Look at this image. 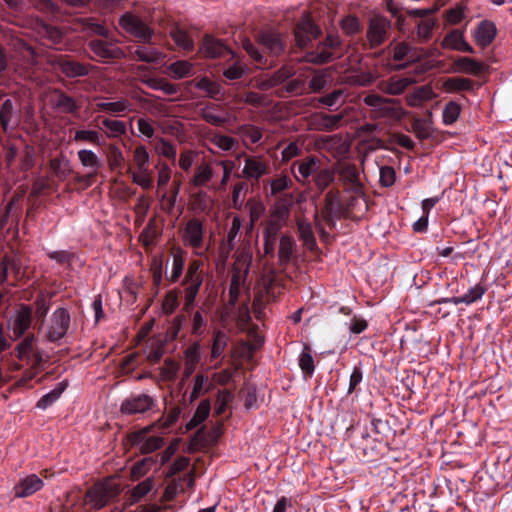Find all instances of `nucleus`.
Wrapping results in <instances>:
<instances>
[{
	"mask_svg": "<svg viewBox=\"0 0 512 512\" xmlns=\"http://www.w3.org/2000/svg\"><path fill=\"white\" fill-rule=\"evenodd\" d=\"M474 85L475 83L473 80L463 77H450L443 83L445 91L449 93L471 91L473 90Z\"/></svg>",
	"mask_w": 512,
	"mask_h": 512,
	"instance_id": "obj_35",
	"label": "nucleus"
},
{
	"mask_svg": "<svg viewBox=\"0 0 512 512\" xmlns=\"http://www.w3.org/2000/svg\"><path fill=\"white\" fill-rule=\"evenodd\" d=\"M411 84L412 79L409 77L392 76L380 83V89L390 95H399Z\"/></svg>",
	"mask_w": 512,
	"mask_h": 512,
	"instance_id": "obj_29",
	"label": "nucleus"
},
{
	"mask_svg": "<svg viewBox=\"0 0 512 512\" xmlns=\"http://www.w3.org/2000/svg\"><path fill=\"white\" fill-rule=\"evenodd\" d=\"M155 486V480L153 477H148L142 482L138 483L129 494V504L133 505L140 502L144 497H146Z\"/></svg>",
	"mask_w": 512,
	"mask_h": 512,
	"instance_id": "obj_31",
	"label": "nucleus"
},
{
	"mask_svg": "<svg viewBox=\"0 0 512 512\" xmlns=\"http://www.w3.org/2000/svg\"><path fill=\"white\" fill-rule=\"evenodd\" d=\"M454 70L459 73L479 76L486 70V65L470 57H458L454 61Z\"/></svg>",
	"mask_w": 512,
	"mask_h": 512,
	"instance_id": "obj_25",
	"label": "nucleus"
},
{
	"mask_svg": "<svg viewBox=\"0 0 512 512\" xmlns=\"http://www.w3.org/2000/svg\"><path fill=\"white\" fill-rule=\"evenodd\" d=\"M172 254V266L169 275H166V280L169 284H174L179 281L183 274L185 267V255L186 252L180 247H173L171 250Z\"/></svg>",
	"mask_w": 512,
	"mask_h": 512,
	"instance_id": "obj_21",
	"label": "nucleus"
},
{
	"mask_svg": "<svg viewBox=\"0 0 512 512\" xmlns=\"http://www.w3.org/2000/svg\"><path fill=\"white\" fill-rule=\"evenodd\" d=\"M242 47L258 67L262 68L267 65V59L250 39H244Z\"/></svg>",
	"mask_w": 512,
	"mask_h": 512,
	"instance_id": "obj_51",
	"label": "nucleus"
},
{
	"mask_svg": "<svg viewBox=\"0 0 512 512\" xmlns=\"http://www.w3.org/2000/svg\"><path fill=\"white\" fill-rule=\"evenodd\" d=\"M334 172L339 176L343 184L354 191L361 187L359 172L355 164L348 162H338L334 167Z\"/></svg>",
	"mask_w": 512,
	"mask_h": 512,
	"instance_id": "obj_16",
	"label": "nucleus"
},
{
	"mask_svg": "<svg viewBox=\"0 0 512 512\" xmlns=\"http://www.w3.org/2000/svg\"><path fill=\"white\" fill-rule=\"evenodd\" d=\"M317 163L315 159H311L308 162H303L298 167V172L303 179L312 177L316 188H320V173L317 172Z\"/></svg>",
	"mask_w": 512,
	"mask_h": 512,
	"instance_id": "obj_42",
	"label": "nucleus"
},
{
	"mask_svg": "<svg viewBox=\"0 0 512 512\" xmlns=\"http://www.w3.org/2000/svg\"><path fill=\"white\" fill-rule=\"evenodd\" d=\"M390 27V20L381 15H375L370 19L367 29V39L372 48L381 45L386 40Z\"/></svg>",
	"mask_w": 512,
	"mask_h": 512,
	"instance_id": "obj_13",
	"label": "nucleus"
},
{
	"mask_svg": "<svg viewBox=\"0 0 512 512\" xmlns=\"http://www.w3.org/2000/svg\"><path fill=\"white\" fill-rule=\"evenodd\" d=\"M213 178V169L210 165L202 163L195 171L191 183L195 187H202L206 185Z\"/></svg>",
	"mask_w": 512,
	"mask_h": 512,
	"instance_id": "obj_43",
	"label": "nucleus"
},
{
	"mask_svg": "<svg viewBox=\"0 0 512 512\" xmlns=\"http://www.w3.org/2000/svg\"><path fill=\"white\" fill-rule=\"evenodd\" d=\"M159 235H160V232L158 230L156 220L153 218L148 221L147 225L143 229V231L140 235V239H141L143 245L145 247H148L155 243V241L157 240Z\"/></svg>",
	"mask_w": 512,
	"mask_h": 512,
	"instance_id": "obj_47",
	"label": "nucleus"
},
{
	"mask_svg": "<svg viewBox=\"0 0 512 512\" xmlns=\"http://www.w3.org/2000/svg\"><path fill=\"white\" fill-rule=\"evenodd\" d=\"M256 41L272 56H280L285 51L286 44L283 35L276 30L260 31L257 34Z\"/></svg>",
	"mask_w": 512,
	"mask_h": 512,
	"instance_id": "obj_12",
	"label": "nucleus"
},
{
	"mask_svg": "<svg viewBox=\"0 0 512 512\" xmlns=\"http://www.w3.org/2000/svg\"><path fill=\"white\" fill-rule=\"evenodd\" d=\"M227 346V336L226 334L218 330L214 333L212 348H211V358L217 359L223 353Z\"/></svg>",
	"mask_w": 512,
	"mask_h": 512,
	"instance_id": "obj_58",
	"label": "nucleus"
},
{
	"mask_svg": "<svg viewBox=\"0 0 512 512\" xmlns=\"http://www.w3.org/2000/svg\"><path fill=\"white\" fill-rule=\"evenodd\" d=\"M120 26L143 43L150 42L154 31L136 15L127 12L119 20Z\"/></svg>",
	"mask_w": 512,
	"mask_h": 512,
	"instance_id": "obj_7",
	"label": "nucleus"
},
{
	"mask_svg": "<svg viewBox=\"0 0 512 512\" xmlns=\"http://www.w3.org/2000/svg\"><path fill=\"white\" fill-rule=\"evenodd\" d=\"M49 165L55 177L60 181H64L72 171L69 160L64 156L50 159Z\"/></svg>",
	"mask_w": 512,
	"mask_h": 512,
	"instance_id": "obj_37",
	"label": "nucleus"
},
{
	"mask_svg": "<svg viewBox=\"0 0 512 512\" xmlns=\"http://www.w3.org/2000/svg\"><path fill=\"white\" fill-rule=\"evenodd\" d=\"M436 21L433 18L421 19L417 24V37L419 42H427L432 37Z\"/></svg>",
	"mask_w": 512,
	"mask_h": 512,
	"instance_id": "obj_48",
	"label": "nucleus"
},
{
	"mask_svg": "<svg viewBox=\"0 0 512 512\" xmlns=\"http://www.w3.org/2000/svg\"><path fill=\"white\" fill-rule=\"evenodd\" d=\"M211 410L210 401L208 399L202 400L196 408L192 418L186 423L185 428L187 431L193 430L204 422Z\"/></svg>",
	"mask_w": 512,
	"mask_h": 512,
	"instance_id": "obj_33",
	"label": "nucleus"
},
{
	"mask_svg": "<svg viewBox=\"0 0 512 512\" xmlns=\"http://www.w3.org/2000/svg\"><path fill=\"white\" fill-rule=\"evenodd\" d=\"M202 260L193 259L189 262L185 275L181 281L184 294L183 311L190 313L196 303V298L203 284Z\"/></svg>",
	"mask_w": 512,
	"mask_h": 512,
	"instance_id": "obj_2",
	"label": "nucleus"
},
{
	"mask_svg": "<svg viewBox=\"0 0 512 512\" xmlns=\"http://www.w3.org/2000/svg\"><path fill=\"white\" fill-rule=\"evenodd\" d=\"M422 57V50L411 46L409 43L401 42L393 47V59L395 61H406V63H413L420 60Z\"/></svg>",
	"mask_w": 512,
	"mask_h": 512,
	"instance_id": "obj_22",
	"label": "nucleus"
},
{
	"mask_svg": "<svg viewBox=\"0 0 512 512\" xmlns=\"http://www.w3.org/2000/svg\"><path fill=\"white\" fill-rule=\"evenodd\" d=\"M196 87L204 91L210 98H216L218 95L222 94V86L207 77L201 78L196 83Z\"/></svg>",
	"mask_w": 512,
	"mask_h": 512,
	"instance_id": "obj_56",
	"label": "nucleus"
},
{
	"mask_svg": "<svg viewBox=\"0 0 512 512\" xmlns=\"http://www.w3.org/2000/svg\"><path fill=\"white\" fill-rule=\"evenodd\" d=\"M14 118H16V109L11 99H5L0 105V126L3 132H7Z\"/></svg>",
	"mask_w": 512,
	"mask_h": 512,
	"instance_id": "obj_36",
	"label": "nucleus"
},
{
	"mask_svg": "<svg viewBox=\"0 0 512 512\" xmlns=\"http://www.w3.org/2000/svg\"><path fill=\"white\" fill-rule=\"evenodd\" d=\"M204 232L203 223L198 218L188 220L183 230L182 239L185 245L194 249L197 255L203 254L198 250L203 247Z\"/></svg>",
	"mask_w": 512,
	"mask_h": 512,
	"instance_id": "obj_11",
	"label": "nucleus"
},
{
	"mask_svg": "<svg viewBox=\"0 0 512 512\" xmlns=\"http://www.w3.org/2000/svg\"><path fill=\"white\" fill-rule=\"evenodd\" d=\"M294 241L291 237L282 235L279 242V260L281 263H287L290 261L293 253Z\"/></svg>",
	"mask_w": 512,
	"mask_h": 512,
	"instance_id": "obj_57",
	"label": "nucleus"
},
{
	"mask_svg": "<svg viewBox=\"0 0 512 512\" xmlns=\"http://www.w3.org/2000/svg\"><path fill=\"white\" fill-rule=\"evenodd\" d=\"M107 163L111 171L122 173L125 166V158L122 150L116 144H109L108 146Z\"/></svg>",
	"mask_w": 512,
	"mask_h": 512,
	"instance_id": "obj_34",
	"label": "nucleus"
},
{
	"mask_svg": "<svg viewBox=\"0 0 512 512\" xmlns=\"http://www.w3.org/2000/svg\"><path fill=\"white\" fill-rule=\"evenodd\" d=\"M461 106L454 102H448L443 110V122L446 125H451L457 121L460 116Z\"/></svg>",
	"mask_w": 512,
	"mask_h": 512,
	"instance_id": "obj_59",
	"label": "nucleus"
},
{
	"mask_svg": "<svg viewBox=\"0 0 512 512\" xmlns=\"http://www.w3.org/2000/svg\"><path fill=\"white\" fill-rule=\"evenodd\" d=\"M223 67V76L230 81L239 80L249 72L248 65L234 53V57H228Z\"/></svg>",
	"mask_w": 512,
	"mask_h": 512,
	"instance_id": "obj_19",
	"label": "nucleus"
},
{
	"mask_svg": "<svg viewBox=\"0 0 512 512\" xmlns=\"http://www.w3.org/2000/svg\"><path fill=\"white\" fill-rule=\"evenodd\" d=\"M71 317L67 309L57 308L50 316L47 327V340L56 343L63 339L70 328Z\"/></svg>",
	"mask_w": 512,
	"mask_h": 512,
	"instance_id": "obj_4",
	"label": "nucleus"
},
{
	"mask_svg": "<svg viewBox=\"0 0 512 512\" xmlns=\"http://www.w3.org/2000/svg\"><path fill=\"white\" fill-rule=\"evenodd\" d=\"M299 366L305 377H311L313 375L315 369L314 360L311 354V349L306 344L299 356Z\"/></svg>",
	"mask_w": 512,
	"mask_h": 512,
	"instance_id": "obj_46",
	"label": "nucleus"
},
{
	"mask_svg": "<svg viewBox=\"0 0 512 512\" xmlns=\"http://www.w3.org/2000/svg\"><path fill=\"white\" fill-rule=\"evenodd\" d=\"M212 384L209 383L208 377L204 374H197L194 379L193 389L190 394V402H194L200 395L208 392Z\"/></svg>",
	"mask_w": 512,
	"mask_h": 512,
	"instance_id": "obj_44",
	"label": "nucleus"
},
{
	"mask_svg": "<svg viewBox=\"0 0 512 512\" xmlns=\"http://www.w3.org/2000/svg\"><path fill=\"white\" fill-rule=\"evenodd\" d=\"M133 57L142 62L158 63L162 59L163 54L155 48L138 46L133 52Z\"/></svg>",
	"mask_w": 512,
	"mask_h": 512,
	"instance_id": "obj_38",
	"label": "nucleus"
},
{
	"mask_svg": "<svg viewBox=\"0 0 512 512\" xmlns=\"http://www.w3.org/2000/svg\"><path fill=\"white\" fill-rule=\"evenodd\" d=\"M102 125L106 128L107 136L110 138L119 137L126 133V124L123 121L105 118L102 120Z\"/></svg>",
	"mask_w": 512,
	"mask_h": 512,
	"instance_id": "obj_54",
	"label": "nucleus"
},
{
	"mask_svg": "<svg viewBox=\"0 0 512 512\" xmlns=\"http://www.w3.org/2000/svg\"><path fill=\"white\" fill-rule=\"evenodd\" d=\"M364 103L371 107L372 117L375 119L393 118L397 115L398 109L393 99L383 98L377 94H368L364 98Z\"/></svg>",
	"mask_w": 512,
	"mask_h": 512,
	"instance_id": "obj_10",
	"label": "nucleus"
},
{
	"mask_svg": "<svg viewBox=\"0 0 512 512\" xmlns=\"http://www.w3.org/2000/svg\"><path fill=\"white\" fill-rule=\"evenodd\" d=\"M169 71L173 78L182 79L192 75L193 65L187 60H178L169 66Z\"/></svg>",
	"mask_w": 512,
	"mask_h": 512,
	"instance_id": "obj_45",
	"label": "nucleus"
},
{
	"mask_svg": "<svg viewBox=\"0 0 512 512\" xmlns=\"http://www.w3.org/2000/svg\"><path fill=\"white\" fill-rule=\"evenodd\" d=\"M129 441L133 446L138 447L140 453L149 454L163 445V438L159 436L146 437V431L133 432L129 435Z\"/></svg>",
	"mask_w": 512,
	"mask_h": 512,
	"instance_id": "obj_14",
	"label": "nucleus"
},
{
	"mask_svg": "<svg viewBox=\"0 0 512 512\" xmlns=\"http://www.w3.org/2000/svg\"><path fill=\"white\" fill-rule=\"evenodd\" d=\"M155 150L158 154L161 156L169 159V160H175L176 159V146L168 141H166L164 138H160L158 142L156 143Z\"/></svg>",
	"mask_w": 512,
	"mask_h": 512,
	"instance_id": "obj_63",
	"label": "nucleus"
},
{
	"mask_svg": "<svg viewBox=\"0 0 512 512\" xmlns=\"http://www.w3.org/2000/svg\"><path fill=\"white\" fill-rule=\"evenodd\" d=\"M319 34L320 29L309 14L304 15L294 28L295 42L300 49L308 48L312 40H316Z\"/></svg>",
	"mask_w": 512,
	"mask_h": 512,
	"instance_id": "obj_8",
	"label": "nucleus"
},
{
	"mask_svg": "<svg viewBox=\"0 0 512 512\" xmlns=\"http://www.w3.org/2000/svg\"><path fill=\"white\" fill-rule=\"evenodd\" d=\"M325 213L327 218L325 220H332L340 218L344 214V206L340 198L339 190H330L325 196Z\"/></svg>",
	"mask_w": 512,
	"mask_h": 512,
	"instance_id": "obj_23",
	"label": "nucleus"
},
{
	"mask_svg": "<svg viewBox=\"0 0 512 512\" xmlns=\"http://www.w3.org/2000/svg\"><path fill=\"white\" fill-rule=\"evenodd\" d=\"M156 406V399L148 394H131L122 401L120 412L124 415L145 414L152 411Z\"/></svg>",
	"mask_w": 512,
	"mask_h": 512,
	"instance_id": "obj_6",
	"label": "nucleus"
},
{
	"mask_svg": "<svg viewBox=\"0 0 512 512\" xmlns=\"http://www.w3.org/2000/svg\"><path fill=\"white\" fill-rule=\"evenodd\" d=\"M486 289L481 284H476L474 287H471L467 293L462 296L452 297L450 299L445 300V302L452 303L454 305L458 304H466L470 305L478 300H480L485 294Z\"/></svg>",
	"mask_w": 512,
	"mask_h": 512,
	"instance_id": "obj_32",
	"label": "nucleus"
},
{
	"mask_svg": "<svg viewBox=\"0 0 512 512\" xmlns=\"http://www.w3.org/2000/svg\"><path fill=\"white\" fill-rule=\"evenodd\" d=\"M77 155L80 163L84 167L91 169V172L85 176L87 180H91L98 174L99 169L102 167V161L96 153L88 149L79 150Z\"/></svg>",
	"mask_w": 512,
	"mask_h": 512,
	"instance_id": "obj_26",
	"label": "nucleus"
},
{
	"mask_svg": "<svg viewBox=\"0 0 512 512\" xmlns=\"http://www.w3.org/2000/svg\"><path fill=\"white\" fill-rule=\"evenodd\" d=\"M156 461L153 457H145L142 460L136 462L131 468V479L133 481L139 480L152 468Z\"/></svg>",
	"mask_w": 512,
	"mask_h": 512,
	"instance_id": "obj_49",
	"label": "nucleus"
},
{
	"mask_svg": "<svg viewBox=\"0 0 512 512\" xmlns=\"http://www.w3.org/2000/svg\"><path fill=\"white\" fill-rule=\"evenodd\" d=\"M199 53L206 59L233 58L234 52L227 47L223 40L211 35H205L199 48Z\"/></svg>",
	"mask_w": 512,
	"mask_h": 512,
	"instance_id": "obj_9",
	"label": "nucleus"
},
{
	"mask_svg": "<svg viewBox=\"0 0 512 512\" xmlns=\"http://www.w3.org/2000/svg\"><path fill=\"white\" fill-rule=\"evenodd\" d=\"M204 309L201 307L192 316V329L191 333L194 336H202L207 326V320L203 315Z\"/></svg>",
	"mask_w": 512,
	"mask_h": 512,
	"instance_id": "obj_61",
	"label": "nucleus"
},
{
	"mask_svg": "<svg viewBox=\"0 0 512 512\" xmlns=\"http://www.w3.org/2000/svg\"><path fill=\"white\" fill-rule=\"evenodd\" d=\"M53 67L67 78L88 76L93 68L89 63L80 62L70 55H58L52 60Z\"/></svg>",
	"mask_w": 512,
	"mask_h": 512,
	"instance_id": "obj_3",
	"label": "nucleus"
},
{
	"mask_svg": "<svg viewBox=\"0 0 512 512\" xmlns=\"http://www.w3.org/2000/svg\"><path fill=\"white\" fill-rule=\"evenodd\" d=\"M298 230L303 245L311 251L315 250L317 248V243L310 224L302 222L298 223Z\"/></svg>",
	"mask_w": 512,
	"mask_h": 512,
	"instance_id": "obj_52",
	"label": "nucleus"
},
{
	"mask_svg": "<svg viewBox=\"0 0 512 512\" xmlns=\"http://www.w3.org/2000/svg\"><path fill=\"white\" fill-rule=\"evenodd\" d=\"M342 54L341 41L337 33H328L322 41V64L339 58Z\"/></svg>",
	"mask_w": 512,
	"mask_h": 512,
	"instance_id": "obj_20",
	"label": "nucleus"
},
{
	"mask_svg": "<svg viewBox=\"0 0 512 512\" xmlns=\"http://www.w3.org/2000/svg\"><path fill=\"white\" fill-rule=\"evenodd\" d=\"M180 293L181 290L179 288H174L166 293L163 301V308L166 313L171 314L177 309Z\"/></svg>",
	"mask_w": 512,
	"mask_h": 512,
	"instance_id": "obj_64",
	"label": "nucleus"
},
{
	"mask_svg": "<svg viewBox=\"0 0 512 512\" xmlns=\"http://www.w3.org/2000/svg\"><path fill=\"white\" fill-rule=\"evenodd\" d=\"M345 116L346 109L333 114L322 112V130H333L341 127L345 122Z\"/></svg>",
	"mask_w": 512,
	"mask_h": 512,
	"instance_id": "obj_41",
	"label": "nucleus"
},
{
	"mask_svg": "<svg viewBox=\"0 0 512 512\" xmlns=\"http://www.w3.org/2000/svg\"><path fill=\"white\" fill-rule=\"evenodd\" d=\"M345 103V95L341 89L334 90L327 96H322V106H327L330 110L335 107L338 109Z\"/></svg>",
	"mask_w": 512,
	"mask_h": 512,
	"instance_id": "obj_60",
	"label": "nucleus"
},
{
	"mask_svg": "<svg viewBox=\"0 0 512 512\" xmlns=\"http://www.w3.org/2000/svg\"><path fill=\"white\" fill-rule=\"evenodd\" d=\"M54 95V106L56 109L67 114L78 113L80 106L77 104V102L72 96L66 94L64 91L60 89H56L54 91Z\"/></svg>",
	"mask_w": 512,
	"mask_h": 512,
	"instance_id": "obj_28",
	"label": "nucleus"
},
{
	"mask_svg": "<svg viewBox=\"0 0 512 512\" xmlns=\"http://www.w3.org/2000/svg\"><path fill=\"white\" fill-rule=\"evenodd\" d=\"M201 348V343L195 341L184 351L185 362L187 365L192 366V369H195L196 365L201 361Z\"/></svg>",
	"mask_w": 512,
	"mask_h": 512,
	"instance_id": "obj_55",
	"label": "nucleus"
},
{
	"mask_svg": "<svg viewBox=\"0 0 512 512\" xmlns=\"http://www.w3.org/2000/svg\"><path fill=\"white\" fill-rule=\"evenodd\" d=\"M496 36V27L494 23L490 21H482L476 32L475 41L481 47H487L492 43Z\"/></svg>",
	"mask_w": 512,
	"mask_h": 512,
	"instance_id": "obj_30",
	"label": "nucleus"
},
{
	"mask_svg": "<svg viewBox=\"0 0 512 512\" xmlns=\"http://www.w3.org/2000/svg\"><path fill=\"white\" fill-rule=\"evenodd\" d=\"M113 496L112 490L103 483H98L89 488L85 499L94 509H101L106 506Z\"/></svg>",
	"mask_w": 512,
	"mask_h": 512,
	"instance_id": "obj_15",
	"label": "nucleus"
},
{
	"mask_svg": "<svg viewBox=\"0 0 512 512\" xmlns=\"http://www.w3.org/2000/svg\"><path fill=\"white\" fill-rule=\"evenodd\" d=\"M298 230L303 245L311 251L315 250L317 248V243L310 224L302 222L298 223Z\"/></svg>",
	"mask_w": 512,
	"mask_h": 512,
	"instance_id": "obj_53",
	"label": "nucleus"
},
{
	"mask_svg": "<svg viewBox=\"0 0 512 512\" xmlns=\"http://www.w3.org/2000/svg\"><path fill=\"white\" fill-rule=\"evenodd\" d=\"M74 141L88 142L96 146L101 145V137L95 130H77L74 135Z\"/></svg>",
	"mask_w": 512,
	"mask_h": 512,
	"instance_id": "obj_62",
	"label": "nucleus"
},
{
	"mask_svg": "<svg viewBox=\"0 0 512 512\" xmlns=\"http://www.w3.org/2000/svg\"><path fill=\"white\" fill-rule=\"evenodd\" d=\"M133 161L139 172L149 169L150 156L145 146L139 145L134 149Z\"/></svg>",
	"mask_w": 512,
	"mask_h": 512,
	"instance_id": "obj_50",
	"label": "nucleus"
},
{
	"mask_svg": "<svg viewBox=\"0 0 512 512\" xmlns=\"http://www.w3.org/2000/svg\"><path fill=\"white\" fill-rule=\"evenodd\" d=\"M66 387H67L66 382L58 383L54 389H52L50 392L43 395L38 400L36 407L41 410H46L48 407H50L53 403H55L60 398L61 394L64 392Z\"/></svg>",
	"mask_w": 512,
	"mask_h": 512,
	"instance_id": "obj_39",
	"label": "nucleus"
},
{
	"mask_svg": "<svg viewBox=\"0 0 512 512\" xmlns=\"http://www.w3.org/2000/svg\"><path fill=\"white\" fill-rule=\"evenodd\" d=\"M33 309L30 305L20 304L14 315L8 320V328L12 331L10 339L18 340L25 335L32 325Z\"/></svg>",
	"mask_w": 512,
	"mask_h": 512,
	"instance_id": "obj_5",
	"label": "nucleus"
},
{
	"mask_svg": "<svg viewBox=\"0 0 512 512\" xmlns=\"http://www.w3.org/2000/svg\"><path fill=\"white\" fill-rule=\"evenodd\" d=\"M435 98V93L431 86L423 85L415 88L411 93L406 96V104L409 107H420L425 102Z\"/></svg>",
	"mask_w": 512,
	"mask_h": 512,
	"instance_id": "obj_27",
	"label": "nucleus"
},
{
	"mask_svg": "<svg viewBox=\"0 0 512 512\" xmlns=\"http://www.w3.org/2000/svg\"><path fill=\"white\" fill-rule=\"evenodd\" d=\"M42 486V479L36 474H31L14 487L15 496L19 498L28 497L40 490Z\"/></svg>",
	"mask_w": 512,
	"mask_h": 512,
	"instance_id": "obj_24",
	"label": "nucleus"
},
{
	"mask_svg": "<svg viewBox=\"0 0 512 512\" xmlns=\"http://www.w3.org/2000/svg\"><path fill=\"white\" fill-rule=\"evenodd\" d=\"M34 342L35 335L30 333L15 348L16 357L19 360L32 361L33 368L37 367L42 361L41 355L38 352L34 353Z\"/></svg>",
	"mask_w": 512,
	"mask_h": 512,
	"instance_id": "obj_17",
	"label": "nucleus"
},
{
	"mask_svg": "<svg viewBox=\"0 0 512 512\" xmlns=\"http://www.w3.org/2000/svg\"><path fill=\"white\" fill-rule=\"evenodd\" d=\"M82 31L88 35H99L103 38L92 39L87 46L93 53L91 59L98 62L108 63L125 56L117 42L108 39V30L101 23L91 17L80 19Z\"/></svg>",
	"mask_w": 512,
	"mask_h": 512,
	"instance_id": "obj_1",
	"label": "nucleus"
},
{
	"mask_svg": "<svg viewBox=\"0 0 512 512\" xmlns=\"http://www.w3.org/2000/svg\"><path fill=\"white\" fill-rule=\"evenodd\" d=\"M269 172V166L265 160L258 156H248L245 158L243 176L248 180L258 181L262 176Z\"/></svg>",
	"mask_w": 512,
	"mask_h": 512,
	"instance_id": "obj_18",
	"label": "nucleus"
},
{
	"mask_svg": "<svg viewBox=\"0 0 512 512\" xmlns=\"http://www.w3.org/2000/svg\"><path fill=\"white\" fill-rule=\"evenodd\" d=\"M175 44L184 51L191 52L194 49V42L187 31L175 27L170 32Z\"/></svg>",
	"mask_w": 512,
	"mask_h": 512,
	"instance_id": "obj_40",
	"label": "nucleus"
}]
</instances>
